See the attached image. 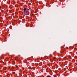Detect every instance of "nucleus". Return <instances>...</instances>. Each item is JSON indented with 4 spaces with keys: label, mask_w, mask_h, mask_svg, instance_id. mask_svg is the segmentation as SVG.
Here are the masks:
<instances>
[{
    "label": "nucleus",
    "mask_w": 77,
    "mask_h": 77,
    "mask_svg": "<svg viewBox=\"0 0 77 77\" xmlns=\"http://www.w3.org/2000/svg\"><path fill=\"white\" fill-rule=\"evenodd\" d=\"M54 59H56V58L55 57V58H54Z\"/></svg>",
    "instance_id": "nucleus-3"
},
{
    "label": "nucleus",
    "mask_w": 77,
    "mask_h": 77,
    "mask_svg": "<svg viewBox=\"0 0 77 77\" xmlns=\"http://www.w3.org/2000/svg\"><path fill=\"white\" fill-rule=\"evenodd\" d=\"M46 77H51V76L50 75H48Z\"/></svg>",
    "instance_id": "nucleus-2"
},
{
    "label": "nucleus",
    "mask_w": 77,
    "mask_h": 77,
    "mask_svg": "<svg viewBox=\"0 0 77 77\" xmlns=\"http://www.w3.org/2000/svg\"><path fill=\"white\" fill-rule=\"evenodd\" d=\"M23 10L24 14L26 15H27V13H28L29 12V9H28V8H25Z\"/></svg>",
    "instance_id": "nucleus-1"
}]
</instances>
